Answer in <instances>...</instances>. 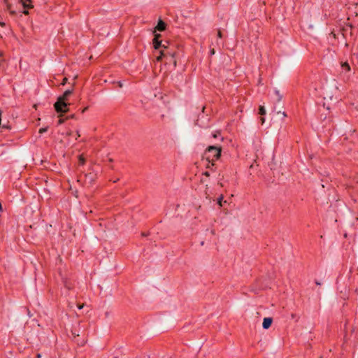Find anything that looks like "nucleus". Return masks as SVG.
Wrapping results in <instances>:
<instances>
[{"label": "nucleus", "instance_id": "72a5a7b5", "mask_svg": "<svg viewBox=\"0 0 358 358\" xmlns=\"http://www.w3.org/2000/svg\"><path fill=\"white\" fill-rule=\"evenodd\" d=\"M320 358H322V357H320Z\"/></svg>", "mask_w": 358, "mask_h": 358}, {"label": "nucleus", "instance_id": "423d86ee", "mask_svg": "<svg viewBox=\"0 0 358 358\" xmlns=\"http://www.w3.org/2000/svg\"><path fill=\"white\" fill-rule=\"evenodd\" d=\"M272 317H264L263 320L262 327L264 329H268L272 324Z\"/></svg>", "mask_w": 358, "mask_h": 358}, {"label": "nucleus", "instance_id": "9b49d317", "mask_svg": "<svg viewBox=\"0 0 358 358\" xmlns=\"http://www.w3.org/2000/svg\"><path fill=\"white\" fill-rule=\"evenodd\" d=\"M259 114L262 116L266 115V109L264 106H259Z\"/></svg>", "mask_w": 358, "mask_h": 358}, {"label": "nucleus", "instance_id": "f257e3e1", "mask_svg": "<svg viewBox=\"0 0 358 358\" xmlns=\"http://www.w3.org/2000/svg\"><path fill=\"white\" fill-rule=\"evenodd\" d=\"M222 148L220 146L210 145L208 146L203 156V159H206L208 162L207 169H212L215 165L214 162L217 161L221 156Z\"/></svg>", "mask_w": 358, "mask_h": 358}, {"label": "nucleus", "instance_id": "cd10ccee", "mask_svg": "<svg viewBox=\"0 0 358 358\" xmlns=\"http://www.w3.org/2000/svg\"><path fill=\"white\" fill-rule=\"evenodd\" d=\"M315 283L317 285H321V283L320 282H318L317 280H315Z\"/></svg>", "mask_w": 358, "mask_h": 358}, {"label": "nucleus", "instance_id": "1a4fd4ad", "mask_svg": "<svg viewBox=\"0 0 358 358\" xmlns=\"http://www.w3.org/2000/svg\"><path fill=\"white\" fill-rule=\"evenodd\" d=\"M342 69L345 71H350V64L345 62L341 64Z\"/></svg>", "mask_w": 358, "mask_h": 358}, {"label": "nucleus", "instance_id": "b1692460", "mask_svg": "<svg viewBox=\"0 0 358 358\" xmlns=\"http://www.w3.org/2000/svg\"><path fill=\"white\" fill-rule=\"evenodd\" d=\"M66 81H67V78H64L63 79V81H62V85H65V83H66Z\"/></svg>", "mask_w": 358, "mask_h": 358}, {"label": "nucleus", "instance_id": "c756f323", "mask_svg": "<svg viewBox=\"0 0 358 358\" xmlns=\"http://www.w3.org/2000/svg\"><path fill=\"white\" fill-rule=\"evenodd\" d=\"M41 355H40V354H37V355H36V357H37V358H41Z\"/></svg>", "mask_w": 358, "mask_h": 358}, {"label": "nucleus", "instance_id": "0eeeda50", "mask_svg": "<svg viewBox=\"0 0 358 358\" xmlns=\"http://www.w3.org/2000/svg\"><path fill=\"white\" fill-rule=\"evenodd\" d=\"M166 23L162 21V20H159L158 21V23L155 27V29L157 30V31H163L166 29Z\"/></svg>", "mask_w": 358, "mask_h": 358}, {"label": "nucleus", "instance_id": "2f4dec72", "mask_svg": "<svg viewBox=\"0 0 358 358\" xmlns=\"http://www.w3.org/2000/svg\"><path fill=\"white\" fill-rule=\"evenodd\" d=\"M82 308H83V306H78V308H79V309H81Z\"/></svg>", "mask_w": 358, "mask_h": 358}, {"label": "nucleus", "instance_id": "f8f14e48", "mask_svg": "<svg viewBox=\"0 0 358 358\" xmlns=\"http://www.w3.org/2000/svg\"><path fill=\"white\" fill-rule=\"evenodd\" d=\"M223 196L220 195V197L217 198V203L220 206H222V201H223Z\"/></svg>", "mask_w": 358, "mask_h": 358}, {"label": "nucleus", "instance_id": "4468645a", "mask_svg": "<svg viewBox=\"0 0 358 358\" xmlns=\"http://www.w3.org/2000/svg\"><path fill=\"white\" fill-rule=\"evenodd\" d=\"M275 94H276V95L278 96V101H281V99H282V95H280V94L279 91H278V90H275Z\"/></svg>", "mask_w": 358, "mask_h": 358}, {"label": "nucleus", "instance_id": "aec40b11", "mask_svg": "<svg viewBox=\"0 0 358 358\" xmlns=\"http://www.w3.org/2000/svg\"><path fill=\"white\" fill-rule=\"evenodd\" d=\"M220 132H217V133L213 134V136L214 138H217V137L218 136H220Z\"/></svg>", "mask_w": 358, "mask_h": 358}, {"label": "nucleus", "instance_id": "7ed1b4c3", "mask_svg": "<svg viewBox=\"0 0 358 358\" xmlns=\"http://www.w3.org/2000/svg\"><path fill=\"white\" fill-rule=\"evenodd\" d=\"M180 53V50L178 48H176L173 45H170L168 41H165L163 47L159 50V55L157 57V60L162 61L169 56L178 57Z\"/></svg>", "mask_w": 358, "mask_h": 358}, {"label": "nucleus", "instance_id": "7c9ffc66", "mask_svg": "<svg viewBox=\"0 0 358 358\" xmlns=\"http://www.w3.org/2000/svg\"><path fill=\"white\" fill-rule=\"evenodd\" d=\"M66 287L68 288V289H71V287L69 286L67 284L66 285Z\"/></svg>", "mask_w": 358, "mask_h": 358}, {"label": "nucleus", "instance_id": "c85d7f7f", "mask_svg": "<svg viewBox=\"0 0 358 358\" xmlns=\"http://www.w3.org/2000/svg\"><path fill=\"white\" fill-rule=\"evenodd\" d=\"M142 236H148V234H145V233H142Z\"/></svg>", "mask_w": 358, "mask_h": 358}, {"label": "nucleus", "instance_id": "393cba45", "mask_svg": "<svg viewBox=\"0 0 358 358\" xmlns=\"http://www.w3.org/2000/svg\"><path fill=\"white\" fill-rule=\"evenodd\" d=\"M217 36H218V37H220V38H221V37H222V33H221V31H218V33H217Z\"/></svg>", "mask_w": 358, "mask_h": 358}, {"label": "nucleus", "instance_id": "a211bd4d", "mask_svg": "<svg viewBox=\"0 0 358 358\" xmlns=\"http://www.w3.org/2000/svg\"><path fill=\"white\" fill-rule=\"evenodd\" d=\"M261 124H263L265 122V118L264 117H260Z\"/></svg>", "mask_w": 358, "mask_h": 358}, {"label": "nucleus", "instance_id": "2eb2a0df", "mask_svg": "<svg viewBox=\"0 0 358 358\" xmlns=\"http://www.w3.org/2000/svg\"><path fill=\"white\" fill-rule=\"evenodd\" d=\"M48 131V127H43V128H41L38 131V132L40 134H43L45 132H46Z\"/></svg>", "mask_w": 358, "mask_h": 358}, {"label": "nucleus", "instance_id": "dca6fc26", "mask_svg": "<svg viewBox=\"0 0 358 358\" xmlns=\"http://www.w3.org/2000/svg\"><path fill=\"white\" fill-rule=\"evenodd\" d=\"M65 119L62 118V115L60 116L59 120H58V124H62L64 122Z\"/></svg>", "mask_w": 358, "mask_h": 358}, {"label": "nucleus", "instance_id": "f03ea898", "mask_svg": "<svg viewBox=\"0 0 358 358\" xmlns=\"http://www.w3.org/2000/svg\"><path fill=\"white\" fill-rule=\"evenodd\" d=\"M73 91V89L67 90L57 98V101L54 104V108L57 113H64L69 111L70 104L67 101Z\"/></svg>", "mask_w": 358, "mask_h": 358}, {"label": "nucleus", "instance_id": "6e6552de", "mask_svg": "<svg viewBox=\"0 0 358 358\" xmlns=\"http://www.w3.org/2000/svg\"><path fill=\"white\" fill-rule=\"evenodd\" d=\"M176 57H171V56H169L166 58H164V59H165V62L166 64H171V63H173L174 67L176 66L177 65V61H176Z\"/></svg>", "mask_w": 358, "mask_h": 358}, {"label": "nucleus", "instance_id": "5701e85b", "mask_svg": "<svg viewBox=\"0 0 358 358\" xmlns=\"http://www.w3.org/2000/svg\"><path fill=\"white\" fill-rule=\"evenodd\" d=\"M2 128H3V129H10V127H9V126H8L7 124H3V125H2Z\"/></svg>", "mask_w": 358, "mask_h": 358}, {"label": "nucleus", "instance_id": "473e14b6", "mask_svg": "<svg viewBox=\"0 0 358 358\" xmlns=\"http://www.w3.org/2000/svg\"><path fill=\"white\" fill-rule=\"evenodd\" d=\"M282 114H283L284 116H287V115H286V113L285 112Z\"/></svg>", "mask_w": 358, "mask_h": 358}, {"label": "nucleus", "instance_id": "ddd939ff", "mask_svg": "<svg viewBox=\"0 0 358 358\" xmlns=\"http://www.w3.org/2000/svg\"><path fill=\"white\" fill-rule=\"evenodd\" d=\"M71 332L74 338L80 336L79 332L76 329V328H73V329L71 330Z\"/></svg>", "mask_w": 358, "mask_h": 358}, {"label": "nucleus", "instance_id": "4be33fe9", "mask_svg": "<svg viewBox=\"0 0 358 358\" xmlns=\"http://www.w3.org/2000/svg\"><path fill=\"white\" fill-rule=\"evenodd\" d=\"M348 27H350V29H351L352 28V26L351 24H348V25H347V27H346V28H344V29H343V31H347V28H348Z\"/></svg>", "mask_w": 358, "mask_h": 358}, {"label": "nucleus", "instance_id": "20e7f679", "mask_svg": "<svg viewBox=\"0 0 358 358\" xmlns=\"http://www.w3.org/2000/svg\"><path fill=\"white\" fill-rule=\"evenodd\" d=\"M160 34H155L154 38L152 40V44L155 50H160L163 47L164 43H162V41L160 40Z\"/></svg>", "mask_w": 358, "mask_h": 358}, {"label": "nucleus", "instance_id": "bb28decb", "mask_svg": "<svg viewBox=\"0 0 358 358\" xmlns=\"http://www.w3.org/2000/svg\"><path fill=\"white\" fill-rule=\"evenodd\" d=\"M214 54H215V50H214V49H212L210 50V55H214Z\"/></svg>", "mask_w": 358, "mask_h": 358}, {"label": "nucleus", "instance_id": "412c9836", "mask_svg": "<svg viewBox=\"0 0 358 358\" xmlns=\"http://www.w3.org/2000/svg\"><path fill=\"white\" fill-rule=\"evenodd\" d=\"M74 117H75V115H71L66 117V120L73 119V118H74Z\"/></svg>", "mask_w": 358, "mask_h": 358}, {"label": "nucleus", "instance_id": "f3484780", "mask_svg": "<svg viewBox=\"0 0 358 358\" xmlns=\"http://www.w3.org/2000/svg\"><path fill=\"white\" fill-rule=\"evenodd\" d=\"M79 161H80V164H82V165H83V164H84V163H85V159H84L83 158H82V157H80Z\"/></svg>", "mask_w": 358, "mask_h": 358}, {"label": "nucleus", "instance_id": "6ab92c4d", "mask_svg": "<svg viewBox=\"0 0 358 358\" xmlns=\"http://www.w3.org/2000/svg\"><path fill=\"white\" fill-rule=\"evenodd\" d=\"M203 175L205 176L209 177L210 176V172L209 171H205Z\"/></svg>", "mask_w": 358, "mask_h": 358}, {"label": "nucleus", "instance_id": "9d476101", "mask_svg": "<svg viewBox=\"0 0 358 358\" xmlns=\"http://www.w3.org/2000/svg\"><path fill=\"white\" fill-rule=\"evenodd\" d=\"M85 178L86 180H88L90 181V182L91 183L92 182L94 181V176L93 173H87V174H85Z\"/></svg>", "mask_w": 358, "mask_h": 358}, {"label": "nucleus", "instance_id": "a878e982", "mask_svg": "<svg viewBox=\"0 0 358 358\" xmlns=\"http://www.w3.org/2000/svg\"><path fill=\"white\" fill-rule=\"evenodd\" d=\"M87 108H88V107H86V108H83V110H82V113H85L87 110Z\"/></svg>", "mask_w": 358, "mask_h": 358}, {"label": "nucleus", "instance_id": "39448f33", "mask_svg": "<svg viewBox=\"0 0 358 358\" xmlns=\"http://www.w3.org/2000/svg\"><path fill=\"white\" fill-rule=\"evenodd\" d=\"M21 1H22V6L24 9V10L23 11V13L24 15H28L29 12L27 10L33 8V5L31 4V0H21Z\"/></svg>", "mask_w": 358, "mask_h": 358}]
</instances>
